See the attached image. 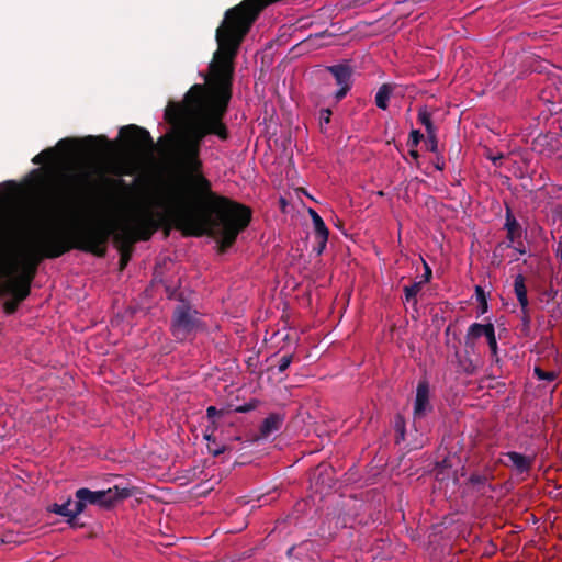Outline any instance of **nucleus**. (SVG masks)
<instances>
[{
  "instance_id": "7c9ffc66",
  "label": "nucleus",
  "mask_w": 562,
  "mask_h": 562,
  "mask_svg": "<svg viewBox=\"0 0 562 562\" xmlns=\"http://www.w3.org/2000/svg\"><path fill=\"white\" fill-rule=\"evenodd\" d=\"M222 411H217L214 406H209L206 409V415L209 418H214L216 415H222Z\"/></svg>"
},
{
  "instance_id": "f257e3e1",
  "label": "nucleus",
  "mask_w": 562,
  "mask_h": 562,
  "mask_svg": "<svg viewBox=\"0 0 562 562\" xmlns=\"http://www.w3.org/2000/svg\"><path fill=\"white\" fill-rule=\"evenodd\" d=\"M245 36L216 35L218 47L209 66L205 83L192 86L183 103L169 102L165 111V119L177 128L159 143H169L178 166L186 173L183 187L190 193L191 202L183 200L178 187H169L164 198L151 203L164 207L162 214H155L149 205L136 202L127 207L113 227L99 222L66 234L54 225L43 226L63 234L70 241L87 228L103 227L109 235L113 234L120 252V270H124L131 260L134 244L149 240L161 227L166 236L172 226L183 236L196 237L211 235L221 227L220 252L232 247L238 234L250 223L251 210L212 191L211 182L201 172L199 154L205 136L215 135L222 140L229 136L223 117L232 99L234 60Z\"/></svg>"
},
{
  "instance_id": "f03ea898",
  "label": "nucleus",
  "mask_w": 562,
  "mask_h": 562,
  "mask_svg": "<svg viewBox=\"0 0 562 562\" xmlns=\"http://www.w3.org/2000/svg\"><path fill=\"white\" fill-rule=\"evenodd\" d=\"M108 236L109 232L103 227H90L79 233L70 241L63 234L47 226L35 227L20 247L16 256L2 265V272L9 278L0 283V295L12 294V299L3 304L4 312L13 314L19 304L30 295L31 283L43 258H57L71 249L102 256L104 254L103 244Z\"/></svg>"
},
{
  "instance_id": "2eb2a0df",
  "label": "nucleus",
  "mask_w": 562,
  "mask_h": 562,
  "mask_svg": "<svg viewBox=\"0 0 562 562\" xmlns=\"http://www.w3.org/2000/svg\"><path fill=\"white\" fill-rule=\"evenodd\" d=\"M391 93H392V89L389 85L381 86L375 95L376 106L382 110H386L389 106V100H390Z\"/></svg>"
},
{
  "instance_id": "9b49d317",
  "label": "nucleus",
  "mask_w": 562,
  "mask_h": 562,
  "mask_svg": "<svg viewBox=\"0 0 562 562\" xmlns=\"http://www.w3.org/2000/svg\"><path fill=\"white\" fill-rule=\"evenodd\" d=\"M494 328V325L492 323L488 324H479L474 323L472 324L467 333L465 340L467 344H474L480 337L484 336L486 337L488 335V331Z\"/></svg>"
},
{
  "instance_id": "39448f33",
  "label": "nucleus",
  "mask_w": 562,
  "mask_h": 562,
  "mask_svg": "<svg viewBox=\"0 0 562 562\" xmlns=\"http://www.w3.org/2000/svg\"><path fill=\"white\" fill-rule=\"evenodd\" d=\"M131 496V492L127 488L120 490L117 486L109 488L106 491H90L88 488H79L76 492L77 497V512L82 513L87 504L100 505L102 507H110L116 501L124 499Z\"/></svg>"
},
{
  "instance_id": "c85d7f7f",
  "label": "nucleus",
  "mask_w": 562,
  "mask_h": 562,
  "mask_svg": "<svg viewBox=\"0 0 562 562\" xmlns=\"http://www.w3.org/2000/svg\"><path fill=\"white\" fill-rule=\"evenodd\" d=\"M256 407H257V403L256 402H250V403H247L245 405L236 407L235 411L238 412V413H246V412L255 409Z\"/></svg>"
},
{
  "instance_id": "c9c22d12",
  "label": "nucleus",
  "mask_w": 562,
  "mask_h": 562,
  "mask_svg": "<svg viewBox=\"0 0 562 562\" xmlns=\"http://www.w3.org/2000/svg\"><path fill=\"white\" fill-rule=\"evenodd\" d=\"M481 304V310L484 308V303H480Z\"/></svg>"
},
{
  "instance_id": "423d86ee",
  "label": "nucleus",
  "mask_w": 562,
  "mask_h": 562,
  "mask_svg": "<svg viewBox=\"0 0 562 562\" xmlns=\"http://www.w3.org/2000/svg\"><path fill=\"white\" fill-rule=\"evenodd\" d=\"M196 312L191 311L189 307H180L177 310L172 330L176 336H182L199 327Z\"/></svg>"
},
{
  "instance_id": "6ab92c4d",
  "label": "nucleus",
  "mask_w": 562,
  "mask_h": 562,
  "mask_svg": "<svg viewBox=\"0 0 562 562\" xmlns=\"http://www.w3.org/2000/svg\"><path fill=\"white\" fill-rule=\"evenodd\" d=\"M55 157V150L53 148L41 151L33 158V162L36 165L53 160Z\"/></svg>"
},
{
  "instance_id": "b1692460",
  "label": "nucleus",
  "mask_w": 562,
  "mask_h": 562,
  "mask_svg": "<svg viewBox=\"0 0 562 562\" xmlns=\"http://www.w3.org/2000/svg\"><path fill=\"white\" fill-rule=\"evenodd\" d=\"M426 146L430 151H437L438 140H437L436 131L432 133H427Z\"/></svg>"
},
{
  "instance_id": "20e7f679",
  "label": "nucleus",
  "mask_w": 562,
  "mask_h": 562,
  "mask_svg": "<svg viewBox=\"0 0 562 562\" xmlns=\"http://www.w3.org/2000/svg\"><path fill=\"white\" fill-rule=\"evenodd\" d=\"M58 178L63 189L64 199L70 204L77 202L92 184L91 173L89 170H75L72 166L66 167L65 171L59 173Z\"/></svg>"
},
{
  "instance_id": "72a5a7b5",
  "label": "nucleus",
  "mask_w": 562,
  "mask_h": 562,
  "mask_svg": "<svg viewBox=\"0 0 562 562\" xmlns=\"http://www.w3.org/2000/svg\"><path fill=\"white\" fill-rule=\"evenodd\" d=\"M411 156L414 157L415 159H417L418 158V153L415 149H412L411 150Z\"/></svg>"
},
{
  "instance_id": "473e14b6",
  "label": "nucleus",
  "mask_w": 562,
  "mask_h": 562,
  "mask_svg": "<svg viewBox=\"0 0 562 562\" xmlns=\"http://www.w3.org/2000/svg\"><path fill=\"white\" fill-rule=\"evenodd\" d=\"M488 158L494 162L496 164L497 160L502 159L503 158V155H498V156H488Z\"/></svg>"
},
{
  "instance_id": "1a4fd4ad",
  "label": "nucleus",
  "mask_w": 562,
  "mask_h": 562,
  "mask_svg": "<svg viewBox=\"0 0 562 562\" xmlns=\"http://www.w3.org/2000/svg\"><path fill=\"white\" fill-rule=\"evenodd\" d=\"M308 214L313 221L315 238L319 246L318 252H322L323 249L326 247L328 236H329V231H328L327 226L325 225L324 221L322 220V217L318 215V213L315 210L308 209Z\"/></svg>"
},
{
  "instance_id": "bb28decb",
  "label": "nucleus",
  "mask_w": 562,
  "mask_h": 562,
  "mask_svg": "<svg viewBox=\"0 0 562 562\" xmlns=\"http://www.w3.org/2000/svg\"><path fill=\"white\" fill-rule=\"evenodd\" d=\"M77 140H74V139H61L58 142L57 144V148L60 149V150H64L66 153H69L71 149H72V145L76 143Z\"/></svg>"
},
{
  "instance_id": "ddd939ff",
  "label": "nucleus",
  "mask_w": 562,
  "mask_h": 562,
  "mask_svg": "<svg viewBox=\"0 0 562 562\" xmlns=\"http://www.w3.org/2000/svg\"><path fill=\"white\" fill-rule=\"evenodd\" d=\"M514 290L521 308L525 310L528 306V297L525 278L522 274L516 276L514 281Z\"/></svg>"
},
{
  "instance_id": "aec40b11",
  "label": "nucleus",
  "mask_w": 562,
  "mask_h": 562,
  "mask_svg": "<svg viewBox=\"0 0 562 562\" xmlns=\"http://www.w3.org/2000/svg\"><path fill=\"white\" fill-rule=\"evenodd\" d=\"M205 439L209 441L207 448L210 452L213 453L214 456H218L225 451L224 446L220 447L218 445H216L215 439L213 438V434L205 435Z\"/></svg>"
},
{
  "instance_id": "f704fd0d",
  "label": "nucleus",
  "mask_w": 562,
  "mask_h": 562,
  "mask_svg": "<svg viewBox=\"0 0 562 562\" xmlns=\"http://www.w3.org/2000/svg\"><path fill=\"white\" fill-rule=\"evenodd\" d=\"M560 259H561V261H562V250L560 251Z\"/></svg>"
},
{
  "instance_id": "393cba45",
  "label": "nucleus",
  "mask_w": 562,
  "mask_h": 562,
  "mask_svg": "<svg viewBox=\"0 0 562 562\" xmlns=\"http://www.w3.org/2000/svg\"><path fill=\"white\" fill-rule=\"evenodd\" d=\"M475 294H476L477 301L480 303H484V308H482V314L486 313L487 312V300H486L484 290L480 285L475 286Z\"/></svg>"
},
{
  "instance_id": "2f4dec72",
  "label": "nucleus",
  "mask_w": 562,
  "mask_h": 562,
  "mask_svg": "<svg viewBox=\"0 0 562 562\" xmlns=\"http://www.w3.org/2000/svg\"><path fill=\"white\" fill-rule=\"evenodd\" d=\"M425 268H426L425 278H426V281H428L431 276V270L426 263H425Z\"/></svg>"
},
{
  "instance_id": "0eeeda50",
  "label": "nucleus",
  "mask_w": 562,
  "mask_h": 562,
  "mask_svg": "<svg viewBox=\"0 0 562 562\" xmlns=\"http://www.w3.org/2000/svg\"><path fill=\"white\" fill-rule=\"evenodd\" d=\"M431 411L430 387L427 380H420L416 387V397L414 402V419H422Z\"/></svg>"
},
{
  "instance_id": "4be33fe9",
  "label": "nucleus",
  "mask_w": 562,
  "mask_h": 562,
  "mask_svg": "<svg viewBox=\"0 0 562 562\" xmlns=\"http://www.w3.org/2000/svg\"><path fill=\"white\" fill-rule=\"evenodd\" d=\"M491 349L492 356H497V340L495 336V329L488 331V335L485 337Z\"/></svg>"
},
{
  "instance_id": "7ed1b4c3",
  "label": "nucleus",
  "mask_w": 562,
  "mask_h": 562,
  "mask_svg": "<svg viewBox=\"0 0 562 562\" xmlns=\"http://www.w3.org/2000/svg\"><path fill=\"white\" fill-rule=\"evenodd\" d=\"M120 136L125 155L112 168L113 173L131 176L155 165L156 146L147 130L132 124L122 127Z\"/></svg>"
},
{
  "instance_id": "4468645a",
  "label": "nucleus",
  "mask_w": 562,
  "mask_h": 562,
  "mask_svg": "<svg viewBox=\"0 0 562 562\" xmlns=\"http://www.w3.org/2000/svg\"><path fill=\"white\" fill-rule=\"evenodd\" d=\"M505 227L507 229V238L510 241H514L515 239L520 237V226L516 218L513 216L510 211H507L506 213V223Z\"/></svg>"
},
{
  "instance_id": "f3484780",
  "label": "nucleus",
  "mask_w": 562,
  "mask_h": 562,
  "mask_svg": "<svg viewBox=\"0 0 562 562\" xmlns=\"http://www.w3.org/2000/svg\"><path fill=\"white\" fill-rule=\"evenodd\" d=\"M280 424H281V419L279 416L277 415H270L269 417H267L262 424V429L261 431L263 434H269L271 431H274L277 430L279 427H280Z\"/></svg>"
},
{
  "instance_id": "a211bd4d",
  "label": "nucleus",
  "mask_w": 562,
  "mask_h": 562,
  "mask_svg": "<svg viewBox=\"0 0 562 562\" xmlns=\"http://www.w3.org/2000/svg\"><path fill=\"white\" fill-rule=\"evenodd\" d=\"M422 290V282H415L409 286L404 288L405 293V301L406 302H413L414 304L417 303L416 296Z\"/></svg>"
},
{
  "instance_id": "a878e982",
  "label": "nucleus",
  "mask_w": 562,
  "mask_h": 562,
  "mask_svg": "<svg viewBox=\"0 0 562 562\" xmlns=\"http://www.w3.org/2000/svg\"><path fill=\"white\" fill-rule=\"evenodd\" d=\"M422 138L423 134L418 130H413L409 133L408 145L411 147H417Z\"/></svg>"
},
{
  "instance_id": "6e6552de",
  "label": "nucleus",
  "mask_w": 562,
  "mask_h": 562,
  "mask_svg": "<svg viewBox=\"0 0 562 562\" xmlns=\"http://www.w3.org/2000/svg\"><path fill=\"white\" fill-rule=\"evenodd\" d=\"M330 72L334 75L336 82L338 86H340V89L336 93L337 100L342 99L348 90L350 89V77L351 71L348 67L337 65L329 68Z\"/></svg>"
},
{
  "instance_id": "5701e85b",
  "label": "nucleus",
  "mask_w": 562,
  "mask_h": 562,
  "mask_svg": "<svg viewBox=\"0 0 562 562\" xmlns=\"http://www.w3.org/2000/svg\"><path fill=\"white\" fill-rule=\"evenodd\" d=\"M101 142H105V139L103 137H93V136H89L81 140V143L90 149H95L98 147L99 143H101Z\"/></svg>"
},
{
  "instance_id": "cd10ccee",
  "label": "nucleus",
  "mask_w": 562,
  "mask_h": 562,
  "mask_svg": "<svg viewBox=\"0 0 562 562\" xmlns=\"http://www.w3.org/2000/svg\"><path fill=\"white\" fill-rule=\"evenodd\" d=\"M291 362H292V356L291 355L283 356L280 359L279 371L280 372L285 371L289 368V366L291 364Z\"/></svg>"
},
{
  "instance_id": "412c9836",
  "label": "nucleus",
  "mask_w": 562,
  "mask_h": 562,
  "mask_svg": "<svg viewBox=\"0 0 562 562\" xmlns=\"http://www.w3.org/2000/svg\"><path fill=\"white\" fill-rule=\"evenodd\" d=\"M535 374L539 380L553 381L557 379L558 374L554 371H544L539 367L535 368Z\"/></svg>"
},
{
  "instance_id": "dca6fc26",
  "label": "nucleus",
  "mask_w": 562,
  "mask_h": 562,
  "mask_svg": "<svg viewBox=\"0 0 562 562\" xmlns=\"http://www.w3.org/2000/svg\"><path fill=\"white\" fill-rule=\"evenodd\" d=\"M418 121L426 127L427 133H432L436 131V127L432 124L431 113L427 110V108H420L418 110Z\"/></svg>"
},
{
  "instance_id": "c756f323",
  "label": "nucleus",
  "mask_w": 562,
  "mask_h": 562,
  "mask_svg": "<svg viewBox=\"0 0 562 562\" xmlns=\"http://www.w3.org/2000/svg\"><path fill=\"white\" fill-rule=\"evenodd\" d=\"M319 119L322 123L328 124L330 122L331 111L329 109H323L319 113Z\"/></svg>"
},
{
  "instance_id": "9d476101",
  "label": "nucleus",
  "mask_w": 562,
  "mask_h": 562,
  "mask_svg": "<svg viewBox=\"0 0 562 562\" xmlns=\"http://www.w3.org/2000/svg\"><path fill=\"white\" fill-rule=\"evenodd\" d=\"M72 502L71 499H68L66 503L59 505V504H53L48 507V510L50 513L68 517L69 524L74 525V519L80 514L77 512V502L74 504V507L71 508Z\"/></svg>"
},
{
  "instance_id": "f8f14e48",
  "label": "nucleus",
  "mask_w": 562,
  "mask_h": 562,
  "mask_svg": "<svg viewBox=\"0 0 562 562\" xmlns=\"http://www.w3.org/2000/svg\"><path fill=\"white\" fill-rule=\"evenodd\" d=\"M507 458L512 462L513 467L519 472H527L533 464V458L524 456L519 452L510 451Z\"/></svg>"
}]
</instances>
